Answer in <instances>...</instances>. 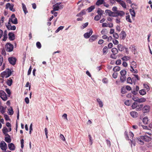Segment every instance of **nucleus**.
Returning a JSON list of instances; mask_svg holds the SVG:
<instances>
[{"mask_svg": "<svg viewBox=\"0 0 152 152\" xmlns=\"http://www.w3.org/2000/svg\"><path fill=\"white\" fill-rule=\"evenodd\" d=\"M12 72L9 69H7L6 70L1 74V77L7 78L10 76L12 74Z\"/></svg>", "mask_w": 152, "mask_h": 152, "instance_id": "nucleus-1", "label": "nucleus"}, {"mask_svg": "<svg viewBox=\"0 0 152 152\" xmlns=\"http://www.w3.org/2000/svg\"><path fill=\"white\" fill-rule=\"evenodd\" d=\"M142 140L148 142L150 141L152 138V134H145L144 136H141Z\"/></svg>", "mask_w": 152, "mask_h": 152, "instance_id": "nucleus-2", "label": "nucleus"}, {"mask_svg": "<svg viewBox=\"0 0 152 152\" xmlns=\"http://www.w3.org/2000/svg\"><path fill=\"white\" fill-rule=\"evenodd\" d=\"M13 45L10 43H7L5 47L6 50L8 52H11L13 50Z\"/></svg>", "mask_w": 152, "mask_h": 152, "instance_id": "nucleus-3", "label": "nucleus"}, {"mask_svg": "<svg viewBox=\"0 0 152 152\" xmlns=\"http://www.w3.org/2000/svg\"><path fill=\"white\" fill-rule=\"evenodd\" d=\"M61 2H58L53 5V9L56 11L58 10L59 9H62L64 7V6L61 4Z\"/></svg>", "mask_w": 152, "mask_h": 152, "instance_id": "nucleus-4", "label": "nucleus"}, {"mask_svg": "<svg viewBox=\"0 0 152 152\" xmlns=\"http://www.w3.org/2000/svg\"><path fill=\"white\" fill-rule=\"evenodd\" d=\"M0 97L4 101L7 99V95L4 91L2 90L0 91Z\"/></svg>", "mask_w": 152, "mask_h": 152, "instance_id": "nucleus-5", "label": "nucleus"}, {"mask_svg": "<svg viewBox=\"0 0 152 152\" xmlns=\"http://www.w3.org/2000/svg\"><path fill=\"white\" fill-rule=\"evenodd\" d=\"M0 147L2 151H5L7 148V145L4 141H2L0 143Z\"/></svg>", "mask_w": 152, "mask_h": 152, "instance_id": "nucleus-6", "label": "nucleus"}, {"mask_svg": "<svg viewBox=\"0 0 152 152\" xmlns=\"http://www.w3.org/2000/svg\"><path fill=\"white\" fill-rule=\"evenodd\" d=\"M89 32H87L84 34V37L86 39L88 38L92 35L93 33V31L91 29H89Z\"/></svg>", "mask_w": 152, "mask_h": 152, "instance_id": "nucleus-7", "label": "nucleus"}, {"mask_svg": "<svg viewBox=\"0 0 152 152\" xmlns=\"http://www.w3.org/2000/svg\"><path fill=\"white\" fill-rule=\"evenodd\" d=\"M8 61L12 65H14L16 61V59L15 57H10L8 59Z\"/></svg>", "mask_w": 152, "mask_h": 152, "instance_id": "nucleus-8", "label": "nucleus"}, {"mask_svg": "<svg viewBox=\"0 0 152 152\" xmlns=\"http://www.w3.org/2000/svg\"><path fill=\"white\" fill-rule=\"evenodd\" d=\"M150 110V106L148 105H145L144 107H142V111L143 113H146L149 112Z\"/></svg>", "mask_w": 152, "mask_h": 152, "instance_id": "nucleus-9", "label": "nucleus"}, {"mask_svg": "<svg viewBox=\"0 0 152 152\" xmlns=\"http://www.w3.org/2000/svg\"><path fill=\"white\" fill-rule=\"evenodd\" d=\"M115 13L116 17H117L118 16L122 17L124 15H125V13L122 11L118 10L117 11V12H115Z\"/></svg>", "mask_w": 152, "mask_h": 152, "instance_id": "nucleus-10", "label": "nucleus"}, {"mask_svg": "<svg viewBox=\"0 0 152 152\" xmlns=\"http://www.w3.org/2000/svg\"><path fill=\"white\" fill-rule=\"evenodd\" d=\"M105 12L106 13L108 14L109 16L115 17H116V16H115V12H112L110 10H105Z\"/></svg>", "mask_w": 152, "mask_h": 152, "instance_id": "nucleus-11", "label": "nucleus"}, {"mask_svg": "<svg viewBox=\"0 0 152 152\" xmlns=\"http://www.w3.org/2000/svg\"><path fill=\"white\" fill-rule=\"evenodd\" d=\"M9 39L11 41L14 40L15 38V35L12 32H9L8 34Z\"/></svg>", "mask_w": 152, "mask_h": 152, "instance_id": "nucleus-12", "label": "nucleus"}, {"mask_svg": "<svg viewBox=\"0 0 152 152\" xmlns=\"http://www.w3.org/2000/svg\"><path fill=\"white\" fill-rule=\"evenodd\" d=\"M142 136H140L139 137H137L136 139V140L137 142L139 144L141 145H143L144 143V142L143 141V140H142L141 138Z\"/></svg>", "mask_w": 152, "mask_h": 152, "instance_id": "nucleus-13", "label": "nucleus"}, {"mask_svg": "<svg viewBox=\"0 0 152 152\" xmlns=\"http://www.w3.org/2000/svg\"><path fill=\"white\" fill-rule=\"evenodd\" d=\"M117 2L120 4L125 9L126 8V5L125 2L124 1L121 0H118Z\"/></svg>", "mask_w": 152, "mask_h": 152, "instance_id": "nucleus-14", "label": "nucleus"}, {"mask_svg": "<svg viewBox=\"0 0 152 152\" xmlns=\"http://www.w3.org/2000/svg\"><path fill=\"white\" fill-rule=\"evenodd\" d=\"M8 147L9 149L11 151H13L15 149V147L14 144L12 143L9 144Z\"/></svg>", "mask_w": 152, "mask_h": 152, "instance_id": "nucleus-15", "label": "nucleus"}, {"mask_svg": "<svg viewBox=\"0 0 152 152\" xmlns=\"http://www.w3.org/2000/svg\"><path fill=\"white\" fill-rule=\"evenodd\" d=\"M5 135L7 136L5 137V141L7 143H10L11 142V140L10 135L8 134H6V135Z\"/></svg>", "mask_w": 152, "mask_h": 152, "instance_id": "nucleus-16", "label": "nucleus"}, {"mask_svg": "<svg viewBox=\"0 0 152 152\" xmlns=\"http://www.w3.org/2000/svg\"><path fill=\"white\" fill-rule=\"evenodd\" d=\"M130 13L132 16V18L133 20H134V17L135 16V13L134 10L130 9L129 10Z\"/></svg>", "mask_w": 152, "mask_h": 152, "instance_id": "nucleus-17", "label": "nucleus"}, {"mask_svg": "<svg viewBox=\"0 0 152 152\" xmlns=\"http://www.w3.org/2000/svg\"><path fill=\"white\" fill-rule=\"evenodd\" d=\"M97 38V36L93 35H92L89 38V41L90 42H92L95 41Z\"/></svg>", "mask_w": 152, "mask_h": 152, "instance_id": "nucleus-18", "label": "nucleus"}, {"mask_svg": "<svg viewBox=\"0 0 152 152\" xmlns=\"http://www.w3.org/2000/svg\"><path fill=\"white\" fill-rule=\"evenodd\" d=\"M131 115L133 118H136L138 116V113L135 111H132L130 113Z\"/></svg>", "mask_w": 152, "mask_h": 152, "instance_id": "nucleus-19", "label": "nucleus"}, {"mask_svg": "<svg viewBox=\"0 0 152 152\" xmlns=\"http://www.w3.org/2000/svg\"><path fill=\"white\" fill-rule=\"evenodd\" d=\"M120 35H121V38L123 39H124L126 38V34L124 31H122Z\"/></svg>", "mask_w": 152, "mask_h": 152, "instance_id": "nucleus-20", "label": "nucleus"}, {"mask_svg": "<svg viewBox=\"0 0 152 152\" xmlns=\"http://www.w3.org/2000/svg\"><path fill=\"white\" fill-rule=\"evenodd\" d=\"M22 8L24 13L26 14L28 12L26 5L23 3L22 4Z\"/></svg>", "mask_w": 152, "mask_h": 152, "instance_id": "nucleus-21", "label": "nucleus"}, {"mask_svg": "<svg viewBox=\"0 0 152 152\" xmlns=\"http://www.w3.org/2000/svg\"><path fill=\"white\" fill-rule=\"evenodd\" d=\"M143 107V105L142 104H139L136 108V110L137 111L142 110Z\"/></svg>", "mask_w": 152, "mask_h": 152, "instance_id": "nucleus-22", "label": "nucleus"}, {"mask_svg": "<svg viewBox=\"0 0 152 152\" xmlns=\"http://www.w3.org/2000/svg\"><path fill=\"white\" fill-rule=\"evenodd\" d=\"M3 38L2 39V40L3 41H5L7 38V31L6 30H5L4 33V35H3Z\"/></svg>", "mask_w": 152, "mask_h": 152, "instance_id": "nucleus-23", "label": "nucleus"}, {"mask_svg": "<svg viewBox=\"0 0 152 152\" xmlns=\"http://www.w3.org/2000/svg\"><path fill=\"white\" fill-rule=\"evenodd\" d=\"M104 1V0H97L96 3V4L98 6H99L103 4Z\"/></svg>", "mask_w": 152, "mask_h": 152, "instance_id": "nucleus-24", "label": "nucleus"}, {"mask_svg": "<svg viewBox=\"0 0 152 152\" xmlns=\"http://www.w3.org/2000/svg\"><path fill=\"white\" fill-rule=\"evenodd\" d=\"M96 101L99 104V107H102L103 106V104L102 101L99 98L97 99Z\"/></svg>", "mask_w": 152, "mask_h": 152, "instance_id": "nucleus-25", "label": "nucleus"}, {"mask_svg": "<svg viewBox=\"0 0 152 152\" xmlns=\"http://www.w3.org/2000/svg\"><path fill=\"white\" fill-rule=\"evenodd\" d=\"M117 48L118 50L121 51H122L124 50V46L121 44L118 45L117 46Z\"/></svg>", "mask_w": 152, "mask_h": 152, "instance_id": "nucleus-26", "label": "nucleus"}, {"mask_svg": "<svg viewBox=\"0 0 152 152\" xmlns=\"http://www.w3.org/2000/svg\"><path fill=\"white\" fill-rule=\"evenodd\" d=\"M126 76H121L120 77V80L121 83H123L126 80Z\"/></svg>", "mask_w": 152, "mask_h": 152, "instance_id": "nucleus-27", "label": "nucleus"}, {"mask_svg": "<svg viewBox=\"0 0 152 152\" xmlns=\"http://www.w3.org/2000/svg\"><path fill=\"white\" fill-rule=\"evenodd\" d=\"M10 21L12 23L15 24H17L18 23L17 19L16 18H15L14 20H13L12 19L9 18V21L10 22Z\"/></svg>", "mask_w": 152, "mask_h": 152, "instance_id": "nucleus-28", "label": "nucleus"}, {"mask_svg": "<svg viewBox=\"0 0 152 152\" xmlns=\"http://www.w3.org/2000/svg\"><path fill=\"white\" fill-rule=\"evenodd\" d=\"M12 82V80L11 78L8 79L7 82V84L9 86H11Z\"/></svg>", "mask_w": 152, "mask_h": 152, "instance_id": "nucleus-29", "label": "nucleus"}, {"mask_svg": "<svg viewBox=\"0 0 152 152\" xmlns=\"http://www.w3.org/2000/svg\"><path fill=\"white\" fill-rule=\"evenodd\" d=\"M111 51L114 54L116 55L118 52L117 49L116 48H113L111 50Z\"/></svg>", "mask_w": 152, "mask_h": 152, "instance_id": "nucleus-30", "label": "nucleus"}, {"mask_svg": "<svg viewBox=\"0 0 152 152\" xmlns=\"http://www.w3.org/2000/svg\"><path fill=\"white\" fill-rule=\"evenodd\" d=\"M103 54H106L108 51V49L107 46H105L102 49Z\"/></svg>", "mask_w": 152, "mask_h": 152, "instance_id": "nucleus-31", "label": "nucleus"}, {"mask_svg": "<svg viewBox=\"0 0 152 152\" xmlns=\"http://www.w3.org/2000/svg\"><path fill=\"white\" fill-rule=\"evenodd\" d=\"M139 93L141 95H144L146 94V92L145 89H142L139 91Z\"/></svg>", "mask_w": 152, "mask_h": 152, "instance_id": "nucleus-32", "label": "nucleus"}, {"mask_svg": "<svg viewBox=\"0 0 152 152\" xmlns=\"http://www.w3.org/2000/svg\"><path fill=\"white\" fill-rule=\"evenodd\" d=\"M6 108L4 107L3 106H0V110L1 113L3 114L5 112Z\"/></svg>", "mask_w": 152, "mask_h": 152, "instance_id": "nucleus-33", "label": "nucleus"}, {"mask_svg": "<svg viewBox=\"0 0 152 152\" xmlns=\"http://www.w3.org/2000/svg\"><path fill=\"white\" fill-rule=\"evenodd\" d=\"M104 12V11L100 8H99L97 11V13H98V15L100 16H101L102 15V14Z\"/></svg>", "mask_w": 152, "mask_h": 152, "instance_id": "nucleus-34", "label": "nucleus"}, {"mask_svg": "<svg viewBox=\"0 0 152 152\" xmlns=\"http://www.w3.org/2000/svg\"><path fill=\"white\" fill-rule=\"evenodd\" d=\"M120 73L121 76H126V71L125 70L123 69L120 71Z\"/></svg>", "mask_w": 152, "mask_h": 152, "instance_id": "nucleus-35", "label": "nucleus"}, {"mask_svg": "<svg viewBox=\"0 0 152 152\" xmlns=\"http://www.w3.org/2000/svg\"><path fill=\"white\" fill-rule=\"evenodd\" d=\"M8 110L9 111V115H12L13 114L14 111L12 107H10V109H8Z\"/></svg>", "mask_w": 152, "mask_h": 152, "instance_id": "nucleus-36", "label": "nucleus"}, {"mask_svg": "<svg viewBox=\"0 0 152 152\" xmlns=\"http://www.w3.org/2000/svg\"><path fill=\"white\" fill-rule=\"evenodd\" d=\"M94 8L95 7L94 6H91L88 7L87 10H88V12H91Z\"/></svg>", "mask_w": 152, "mask_h": 152, "instance_id": "nucleus-37", "label": "nucleus"}, {"mask_svg": "<svg viewBox=\"0 0 152 152\" xmlns=\"http://www.w3.org/2000/svg\"><path fill=\"white\" fill-rule=\"evenodd\" d=\"M130 67L131 68V69H130V70L132 72L135 74H137L138 73V71L137 70L135 69H134V67H133V66H130Z\"/></svg>", "mask_w": 152, "mask_h": 152, "instance_id": "nucleus-38", "label": "nucleus"}, {"mask_svg": "<svg viewBox=\"0 0 152 152\" xmlns=\"http://www.w3.org/2000/svg\"><path fill=\"white\" fill-rule=\"evenodd\" d=\"M148 118L147 117H145L142 120V121L145 124H148Z\"/></svg>", "mask_w": 152, "mask_h": 152, "instance_id": "nucleus-39", "label": "nucleus"}, {"mask_svg": "<svg viewBox=\"0 0 152 152\" xmlns=\"http://www.w3.org/2000/svg\"><path fill=\"white\" fill-rule=\"evenodd\" d=\"M120 70V67L116 66H115L113 68V70L114 72H117V71H118Z\"/></svg>", "mask_w": 152, "mask_h": 152, "instance_id": "nucleus-40", "label": "nucleus"}, {"mask_svg": "<svg viewBox=\"0 0 152 152\" xmlns=\"http://www.w3.org/2000/svg\"><path fill=\"white\" fill-rule=\"evenodd\" d=\"M2 130L3 133L5 134V135H6V134H7V133L8 132V130L6 127H3Z\"/></svg>", "mask_w": 152, "mask_h": 152, "instance_id": "nucleus-41", "label": "nucleus"}, {"mask_svg": "<svg viewBox=\"0 0 152 152\" xmlns=\"http://www.w3.org/2000/svg\"><path fill=\"white\" fill-rule=\"evenodd\" d=\"M130 57L128 56H124L121 58V59L123 61H127L130 59Z\"/></svg>", "mask_w": 152, "mask_h": 152, "instance_id": "nucleus-42", "label": "nucleus"}, {"mask_svg": "<svg viewBox=\"0 0 152 152\" xmlns=\"http://www.w3.org/2000/svg\"><path fill=\"white\" fill-rule=\"evenodd\" d=\"M146 100L144 98L140 99L138 98L137 102L140 103L143 102H145Z\"/></svg>", "mask_w": 152, "mask_h": 152, "instance_id": "nucleus-43", "label": "nucleus"}, {"mask_svg": "<svg viewBox=\"0 0 152 152\" xmlns=\"http://www.w3.org/2000/svg\"><path fill=\"white\" fill-rule=\"evenodd\" d=\"M127 82L128 83L132 84V78L131 79L130 77H128L127 80Z\"/></svg>", "mask_w": 152, "mask_h": 152, "instance_id": "nucleus-44", "label": "nucleus"}, {"mask_svg": "<svg viewBox=\"0 0 152 152\" xmlns=\"http://www.w3.org/2000/svg\"><path fill=\"white\" fill-rule=\"evenodd\" d=\"M126 20L129 23H132V20L130 18V16L129 15L126 16Z\"/></svg>", "mask_w": 152, "mask_h": 152, "instance_id": "nucleus-45", "label": "nucleus"}, {"mask_svg": "<svg viewBox=\"0 0 152 152\" xmlns=\"http://www.w3.org/2000/svg\"><path fill=\"white\" fill-rule=\"evenodd\" d=\"M138 105L137 103V102H134L132 105V107L133 109H135L136 108Z\"/></svg>", "mask_w": 152, "mask_h": 152, "instance_id": "nucleus-46", "label": "nucleus"}, {"mask_svg": "<svg viewBox=\"0 0 152 152\" xmlns=\"http://www.w3.org/2000/svg\"><path fill=\"white\" fill-rule=\"evenodd\" d=\"M130 66H133V67L134 68H136L137 66L136 62L134 61H133L131 63V65Z\"/></svg>", "mask_w": 152, "mask_h": 152, "instance_id": "nucleus-47", "label": "nucleus"}, {"mask_svg": "<svg viewBox=\"0 0 152 152\" xmlns=\"http://www.w3.org/2000/svg\"><path fill=\"white\" fill-rule=\"evenodd\" d=\"M64 28V27L63 26H60L59 27L56 31L55 32L56 33H58L60 30H62Z\"/></svg>", "mask_w": 152, "mask_h": 152, "instance_id": "nucleus-48", "label": "nucleus"}, {"mask_svg": "<svg viewBox=\"0 0 152 152\" xmlns=\"http://www.w3.org/2000/svg\"><path fill=\"white\" fill-rule=\"evenodd\" d=\"M101 18V16L98 15H96L94 18V19L96 21L99 20Z\"/></svg>", "mask_w": 152, "mask_h": 152, "instance_id": "nucleus-49", "label": "nucleus"}, {"mask_svg": "<svg viewBox=\"0 0 152 152\" xmlns=\"http://www.w3.org/2000/svg\"><path fill=\"white\" fill-rule=\"evenodd\" d=\"M121 92L122 94H125L126 92V88L123 87L121 89Z\"/></svg>", "mask_w": 152, "mask_h": 152, "instance_id": "nucleus-50", "label": "nucleus"}, {"mask_svg": "<svg viewBox=\"0 0 152 152\" xmlns=\"http://www.w3.org/2000/svg\"><path fill=\"white\" fill-rule=\"evenodd\" d=\"M5 91L8 94V96L10 97L11 94V91L10 89L9 88H6L5 89Z\"/></svg>", "mask_w": 152, "mask_h": 152, "instance_id": "nucleus-51", "label": "nucleus"}, {"mask_svg": "<svg viewBox=\"0 0 152 152\" xmlns=\"http://www.w3.org/2000/svg\"><path fill=\"white\" fill-rule=\"evenodd\" d=\"M88 137L89 140V142H90V144L91 145L93 143V139H92V137L90 134L88 135Z\"/></svg>", "mask_w": 152, "mask_h": 152, "instance_id": "nucleus-52", "label": "nucleus"}, {"mask_svg": "<svg viewBox=\"0 0 152 152\" xmlns=\"http://www.w3.org/2000/svg\"><path fill=\"white\" fill-rule=\"evenodd\" d=\"M88 22H86L85 23L83 24L82 25L83 27H81V28L82 29H83L84 28H85L88 26Z\"/></svg>", "mask_w": 152, "mask_h": 152, "instance_id": "nucleus-53", "label": "nucleus"}, {"mask_svg": "<svg viewBox=\"0 0 152 152\" xmlns=\"http://www.w3.org/2000/svg\"><path fill=\"white\" fill-rule=\"evenodd\" d=\"M129 49H130L131 50L132 52H135L136 49L135 48V46H133L131 45L129 48Z\"/></svg>", "mask_w": 152, "mask_h": 152, "instance_id": "nucleus-54", "label": "nucleus"}, {"mask_svg": "<svg viewBox=\"0 0 152 152\" xmlns=\"http://www.w3.org/2000/svg\"><path fill=\"white\" fill-rule=\"evenodd\" d=\"M36 46L38 48L40 49L41 48V45L40 43L39 42H37Z\"/></svg>", "mask_w": 152, "mask_h": 152, "instance_id": "nucleus-55", "label": "nucleus"}, {"mask_svg": "<svg viewBox=\"0 0 152 152\" xmlns=\"http://www.w3.org/2000/svg\"><path fill=\"white\" fill-rule=\"evenodd\" d=\"M126 1L127 3H129V4H131V7H132V6L133 5L135 6L136 5V4H132V2L131 0H126Z\"/></svg>", "mask_w": 152, "mask_h": 152, "instance_id": "nucleus-56", "label": "nucleus"}, {"mask_svg": "<svg viewBox=\"0 0 152 152\" xmlns=\"http://www.w3.org/2000/svg\"><path fill=\"white\" fill-rule=\"evenodd\" d=\"M124 104L127 106H129L130 104V101L129 100H126Z\"/></svg>", "mask_w": 152, "mask_h": 152, "instance_id": "nucleus-57", "label": "nucleus"}, {"mask_svg": "<svg viewBox=\"0 0 152 152\" xmlns=\"http://www.w3.org/2000/svg\"><path fill=\"white\" fill-rule=\"evenodd\" d=\"M3 61V58L2 56L1 55H0V66H1Z\"/></svg>", "mask_w": 152, "mask_h": 152, "instance_id": "nucleus-58", "label": "nucleus"}, {"mask_svg": "<svg viewBox=\"0 0 152 152\" xmlns=\"http://www.w3.org/2000/svg\"><path fill=\"white\" fill-rule=\"evenodd\" d=\"M113 36L115 39H118L119 37V35L116 33H114L113 34Z\"/></svg>", "mask_w": 152, "mask_h": 152, "instance_id": "nucleus-59", "label": "nucleus"}, {"mask_svg": "<svg viewBox=\"0 0 152 152\" xmlns=\"http://www.w3.org/2000/svg\"><path fill=\"white\" fill-rule=\"evenodd\" d=\"M13 4H11V6L9 7L10 10L12 12H14L15 11V10L13 8Z\"/></svg>", "mask_w": 152, "mask_h": 152, "instance_id": "nucleus-60", "label": "nucleus"}, {"mask_svg": "<svg viewBox=\"0 0 152 152\" xmlns=\"http://www.w3.org/2000/svg\"><path fill=\"white\" fill-rule=\"evenodd\" d=\"M121 64V61L120 59H118L116 61L115 64L117 65H120Z\"/></svg>", "mask_w": 152, "mask_h": 152, "instance_id": "nucleus-61", "label": "nucleus"}, {"mask_svg": "<svg viewBox=\"0 0 152 152\" xmlns=\"http://www.w3.org/2000/svg\"><path fill=\"white\" fill-rule=\"evenodd\" d=\"M144 86L147 91H148L149 90V87L148 85L146 84H144Z\"/></svg>", "mask_w": 152, "mask_h": 152, "instance_id": "nucleus-62", "label": "nucleus"}, {"mask_svg": "<svg viewBox=\"0 0 152 152\" xmlns=\"http://www.w3.org/2000/svg\"><path fill=\"white\" fill-rule=\"evenodd\" d=\"M112 10L114 12H117L118 10H117V8L116 7H114L112 8Z\"/></svg>", "mask_w": 152, "mask_h": 152, "instance_id": "nucleus-63", "label": "nucleus"}, {"mask_svg": "<svg viewBox=\"0 0 152 152\" xmlns=\"http://www.w3.org/2000/svg\"><path fill=\"white\" fill-rule=\"evenodd\" d=\"M5 49H3L1 50V54L4 56H5L6 55V52L5 51Z\"/></svg>", "mask_w": 152, "mask_h": 152, "instance_id": "nucleus-64", "label": "nucleus"}]
</instances>
